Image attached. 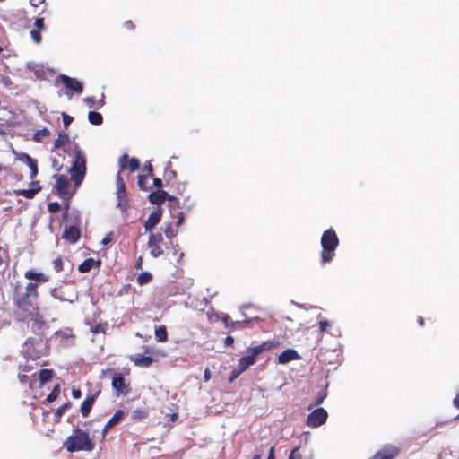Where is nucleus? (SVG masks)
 <instances>
[{
  "label": "nucleus",
  "mask_w": 459,
  "mask_h": 459,
  "mask_svg": "<svg viewBox=\"0 0 459 459\" xmlns=\"http://www.w3.org/2000/svg\"><path fill=\"white\" fill-rule=\"evenodd\" d=\"M94 443L91 439L89 433L79 428L73 430L71 436H69L64 443V447L70 452L87 451L91 452L94 449Z\"/></svg>",
  "instance_id": "nucleus-1"
},
{
  "label": "nucleus",
  "mask_w": 459,
  "mask_h": 459,
  "mask_svg": "<svg viewBox=\"0 0 459 459\" xmlns=\"http://www.w3.org/2000/svg\"><path fill=\"white\" fill-rule=\"evenodd\" d=\"M320 244L322 247L320 258L321 264L324 265L332 262L335 256V250L339 246V238L335 230L332 228L325 230L322 234Z\"/></svg>",
  "instance_id": "nucleus-2"
},
{
  "label": "nucleus",
  "mask_w": 459,
  "mask_h": 459,
  "mask_svg": "<svg viewBox=\"0 0 459 459\" xmlns=\"http://www.w3.org/2000/svg\"><path fill=\"white\" fill-rule=\"evenodd\" d=\"M279 346L278 342L265 341L261 344L250 348L247 351L249 354L243 356L238 362L239 372H244L250 366L254 365L256 361L257 357L265 351H271Z\"/></svg>",
  "instance_id": "nucleus-3"
},
{
  "label": "nucleus",
  "mask_w": 459,
  "mask_h": 459,
  "mask_svg": "<svg viewBox=\"0 0 459 459\" xmlns=\"http://www.w3.org/2000/svg\"><path fill=\"white\" fill-rule=\"evenodd\" d=\"M39 299L38 284L28 282L25 291L16 300L18 308L32 313L37 310V300Z\"/></svg>",
  "instance_id": "nucleus-4"
},
{
  "label": "nucleus",
  "mask_w": 459,
  "mask_h": 459,
  "mask_svg": "<svg viewBox=\"0 0 459 459\" xmlns=\"http://www.w3.org/2000/svg\"><path fill=\"white\" fill-rule=\"evenodd\" d=\"M86 173V160L78 146L75 147V158L70 169L71 180L78 188L83 181Z\"/></svg>",
  "instance_id": "nucleus-5"
},
{
  "label": "nucleus",
  "mask_w": 459,
  "mask_h": 459,
  "mask_svg": "<svg viewBox=\"0 0 459 459\" xmlns=\"http://www.w3.org/2000/svg\"><path fill=\"white\" fill-rule=\"evenodd\" d=\"M23 351L26 357L36 360L48 354L47 342L41 337H30L23 344Z\"/></svg>",
  "instance_id": "nucleus-6"
},
{
  "label": "nucleus",
  "mask_w": 459,
  "mask_h": 459,
  "mask_svg": "<svg viewBox=\"0 0 459 459\" xmlns=\"http://www.w3.org/2000/svg\"><path fill=\"white\" fill-rule=\"evenodd\" d=\"M162 244L163 237L160 232L150 233L147 241V247L150 251V255L152 257L158 258L159 256L163 255Z\"/></svg>",
  "instance_id": "nucleus-7"
},
{
  "label": "nucleus",
  "mask_w": 459,
  "mask_h": 459,
  "mask_svg": "<svg viewBox=\"0 0 459 459\" xmlns=\"http://www.w3.org/2000/svg\"><path fill=\"white\" fill-rule=\"evenodd\" d=\"M328 413L324 408H316L311 411L307 419V425L311 428H317L326 422Z\"/></svg>",
  "instance_id": "nucleus-8"
},
{
  "label": "nucleus",
  "mask_w": 459,
  "mask_h": 459,
  "mask_svg": "<svg viewBox=\"0 0 459 459\" xmlns=\"http://www.w3.org/2000/svg\"><path fill=\"white\" fill-rule=\"evenodd\" d=\"M149 201L152 204H161L166 200L169 202L170 205H177L178 206V200L176 197L170 196L166 191L158 189L157 191L152 192L149 196Z\"/></svg>",
  "instance_id": "nucleus-9"
},
{
  "label": "nucleus",
  "mask_w": 459,
  "mask_h": 459,
  "mask_svg": "<svg viewBox=\"0 0 459 459\" xmlns=\"http://www.w3.org/2000/svg\"><path fill=\"white\" fill-rule=\"evenodd\" d=\"M111 385L118 394L126 395L130 392V385L126 384L120 372H114L112 375Z\"/></svg>",
  "instance_id": "nucleus-10"
},
{
  "label": "nucleus",
  "mask_w": 459,
  "mask_h": 459,
  "mask_svg": "<svg viewBox=\"0 0 459 459\" xmlns=\"http://www.w3.org/2000/svg\"><path fill=\"white\" fill-rule=\"evenodd\" d=\"M56 194L62 198H70L73 193L70 192V183L66 176L56 175Z\"/></svg>",
  "instance_id": "nucleus-11"
},
{
  "label": "nucleus",
  "mask_w": 459,
  "mask_h": 459,
  "mask_svg": "<svg viewBox=\"0 0 459 459\" xmlns=\"http://www.w3.org/2000/svg\"><path fill=\"white\" fill-rule=\"evenodd\" d=\"M400 452L399 447L394 445H386L370 457V459H394L399 455Z\"/></svg>",
  "instance_id": "nucleus-12"
},
{
  "label": "nucleus",
  "mask_w": 459,
  "mask_h": 459,
  "mask_svg": "<svg viewBox=\"0 0 459 459\" xmlns=\"http://www.w3.org/2000/svg\"><path fill=\"white\" fill-rule=\"evenodd\" d=\"M55 336L62 345L74 344L75 334L71 328L60 329L56 332Z\"/></svg>",
  "instance_id": "nucleus-13"
},
{
  "label": "nucleus",
  "mask_w": 459,
  "mask_h": 459,
  "mask_svg": "<svg viewBox=\"0 0 459 459\" xmlns=\"http://www.w3.org/2000/svg\"><path fill=\"white\" fill-rule=\"evenodd\" d=\"M120 171L128 169L134 172L139 169L140 162L136 158H129L127 154H123L118 160Z\"/></svg>",
  "instance_id": "nucleus-14"
},
{
  "label": "nucleus",
  "mask_w": 459,
  "mask_h": 459,
  "mask_svg": "<svg viewBox=\"0 0 459 459\" xmlns=\"http://www.w3.org/2000/svg\"><path fill=\"white\" fill-rule=\"evenodd\" d=\"M59 79L66 89L77 92L79 94L82 92V84L78 80L71 78L65 74H61L59 76Z\"/></svg>",
  "instance_id": "nucleus-15"
},
{
  "label": "nucleus",
  "mask_w": 459,
  "mask_h": 459,
  "mask_svg": "<svg viewBox=\"0 0 459 459\" xmlns=\"http://www.w3.org/2000/svg\"><path fill=\"white\" fill-rule=\"evenodd\" d=\"M125 411L122 410H117L114 415L108 420V422L105 424V426L102 429L101 434L102 437L104 438L107 435V433L114 428L117 423H119L123 419L125 418Z\"/></svg>",
  "instance_id": "nucleus-16"
},
{
  "label": "nucleus",
  "mask_w": 459,
  "mask_h": 459,
  "mask_svg": "<svg viewBox=\"0 0 459 459\" xmlns=\"http://www.w3.org/2000/svg\"><path fill=\"white\" fill-rule=\"evenodd\" d=\"M162 211L160 208L153 211L144 222L145 231H151L161 220Z\"/></svg>",
  "instance_id": "nucleus-17"
},
{
  "label": "nucleus",
  "mask_w": 459,
  "mask_h": 459,
  "mask_svg": "<svg viewBox=\"0 0 459 459\" xmlns=\"http://www.w3.org/2000/svg\"><path fill=\"white\" fill-rule=\"evenodd\" d=\"M81 237L80 230L77 226L65 228L63 233V238L71 244L76 243Z\"/></svg>",
  "instance_id": "nucleus-18"
},
{
  "label": "nucleus",
  "mask_w": 459,
  "mask_h": 459,
  "mask_svg": "<svg viewBox=\"0 0 459 459\" xmlns=\"http://www.w3.org/2000/svg\"><path fill=\"white\" fill-rule=\"evenodd\" d=\"M99 392H97L96 394H91V395H88L85 400L82 402V405H81V408H80V411L82 413V415L83 417H88L91 411V408L96 401V398L98 397L99 395Z\"/></svg>",
  "instance_id": "nucleus-19"
},
{
  "label": "nucleus",
  "mask_w": 459,
  "mask_h": 459,
  "mask_svg": "<svg viewBox=\"0 0 459 459\" xmlns=\"http://www.w3.org/2000/svg\"><path fill=\"white\" fill-rule=\"evenodd\" d=\"M299 359V353L293 349H286L278 357V362L280 364H287L290 361Z\"/></svg>",
  "instance_id": "nucleus-20"
},
{
  "label": "nucleus",
  "mask_w": 459,
  "mask_h": 459,
  "mask_svg": "<svg viewBox=\"0 0 459 459\" xmlns=\"http://www.w3.org/2000/svg\"><path fill=\"white\" fill-rule=\"evenodd\" d=\"M101 265L100 260H95L94 258L85 259L79 266L78 271L80 273H88L93 268H100Z\"/></svg>",
  "instance_id": "nucleus-21"
},
{
  "label": "nucleus",
  "mask_w": 459,
  "mask_h": 459,
  "mask_svg": "<svg viewBox=\"0 0 459 459\" xmlns=\"http://www.w3.org/2000/svg\"><path fill=\"white\" fill-rule=\"evenodd\" d=\"M131 360L135 366L140 368H149L153 362V359L152 357L143 356L142 354H136L134 357L131 358Z\"/></svg>",
  "instance_id": "nucleus-22"
},
{
  "label": "nucleus",
  "mask_w": 459,
  "mask_h": 459,
  "mask_svg": "<svg viewBox=\"0 0 459 459\" xmlns=\"http://www.w3.org/2000/svg\"><path fill=\"white\" fill-rule=\"evenodd\" d=\"M24 277L28 280H33L38 284V282H47L49 280V277L41 273H36L33 270H29L24 273Z\"/></svg>",
  "instance_id": "nucleus-23"
},
{
  "label": "nucleus",
  "mask_w": 459,
  "mask_h": 459,
  "mask_svg": "<svg viewBox=\"0 0 459 459\" xmlns=\"http://www.w3.org/2000/svg\"><path fill=\"white\" fill-rule=\"evenodd\" d=\"M41 187H32L30 189H14L13 195L16 196H24L27 199H32L39 191Z\"/></svg>",
  "instance_id": "nucleus-24"
},
{
  "label": "nucleus",
  "mask_w": 459,
  "mask_h": 459,
  "mask_svg": "<svg viewBox=\"0 0 459 459\" xmlns=\"http://www.w3.org/2000/svg\"><path fill=\"white\" fill-rule=\"evenodd\" d=\"M51 296L55 298L56 299H59L60 301H70L72 302V299H70L66 292L65 291L64 288L62 286H58L54 288L51 290Z\"/></svg>",
  "instance_id": "nucleus-25"
},
{
  "label": "nucleus",
  "mask_w": 459,
  "mask_h": 459,
  "mask_svg": "<svg viewBox=\"0 0 459 459\" xmlns=\"http://www.w3.org/2000/svg\"><path fill=\"white\" fill-rule=\"evenodd\" d=\"M154 335L158 342H165L168 341V333L165 325L155 327Z\"/></svg>",
  "instance_id": "nucleus-26"
},
{
  "label": "nucleus",
  "mask_w": 459,
  "mask_h": 459,
  "mask_svg": "<svg viewBox=\"0 0 459 459\" xmlns=\"http://www.w3.org/2000/svg\"><path fill=\"white\" fill-rule=\"evenodd\" d=\"M53 369H41L39 372V378L40 382V385H43L47 382L50 381L54 376Z\"/></svg>",
  "instance_id": "nucleus-27"
},
{
  "label": "nucleus",
  "mask_w": 459,
  "mask_h": 459,
  "mask_svg": "<svg viewBox=\"0 0 459 459\" xmlns=\"http://www.w3.org/2000/svg\"><path fill=\"white\" fill-rule=\"evenodd\" d=\"M72 407L71 402H66L60 407H58L54 414V420L56 422H59L61 417Z\"/></svg>",
  "instance_id": "nucleus-28"
},
{
  "label": "nucleus",
  "mask_w": 459,
  "mask_h": 459,
  "mask_svg": "<svg viewBox=\"0 0 459 459\" xmlns=\"http://www.w3.org/2000/svg\"><path fill=\"white\" fill-rule=\"evenodd\" d=\"M88 120L94 126H100L103 123L102 115L97 111H90L88 113Z\"/></svg>",
  "instance_id": "nucleus-29"
},
{
  "label": "nucleus",
  "mask_w": 459,
  "mask_h": 459,
  "mask_svg": "<svg viewBox=\"0 0 459 459\" xmlns=\"http://www.w3.org/2000/svg\"><path fill=\"white\" fill-rule=\"evenodd\" d=\"M148 417V411L143 408H137L132 411L131 419L133 420H141Z\"/></svg>",
  "instance_id": "nucleus-30"
},
{
  "label": "nucleus",
  "mask_w": 459,
  "mask_h": 459,
  "mask_svg": "<svg viewBox=\"0 0 459 459\" xmlns=\"http://www.w3.org/2000/svg\"><path fill=\"white\" fill-rule=\"evenodd\" d=\"M69 142V137L65 133H60L58 137L55 140L54 148L58 149L63 147Z\"/></svg>",
  "instance_id": "nucleus-31"
},
{
  "label": "nucleus",
  "mask_w": 459,
  "mask_h": 459,
  "mask_svg": "<svg viewBox=\"0 0 459 459\" xmlns=\"http://www.w3.org/2000/svg\"><path fill=\"white\" fill-rule=\"evenodd\" d=\"M117 195L121 199L123 196L126 195V186L123 181V178L120 176V171L118 172L117 176Z\"/></svg>",
  "instance_id": "nucleus-32"
},
{
  "label": "nucleus",
  "mask_w": 459,
  "mask_h": 459,
  "mask_svg": "<svg viewBox=\"0 0 459 459\" xmlns=\"http://www.w3.org/2000/svg\"><path fill=\"white\" fill-rule=\"evenodd\" d=\"M59 394H60V385L57 384L53 387L50 394H48V395L47 396L46 402L48 403H53L54 401H56L57 399Z\"/></svg>",
  "instance_id": "nucleus-33"
},
{
  "label": "nucleus",
  "mask_w": 459,
  "mask_h": 459,
  "mask_svg": "<svg viewBox=\"0 0 459 459\" xmlns=\"http://www.w3.org/2000/svg\"><path fill=\"white\" fill-rule=\"evenodd\" d=\"M152 279V275L148 272L141 273L137 277V282L140 285L148 284Z\"/></svg>",
  "instance_id": "nucleus-34"
},
{
  "label": "nucleus",
  "mask_w": 459,
  "mask_h": 459,
  "mask_svg": "<svg viewBox=\"0 0 459 459\" xmlns=\"http://www.w3.org/2000/svg\"><path fill=\"white\" fill-rule=\"evenodd\" d=\"M50 134V131L48 128H43L41 130L37 131L33 134V140L35 142H41L45 137Z\"/></svg>",
  "instance_id": "nucleus-35"
},
{
  "label": "nucleus",
  "mask_w": 459,
  "mask_h": 459,
  "mask_svg": "<svg viewBox=\"0 0 459 459\" xmlns=\"http://www.w3.org/2000/svg\"><path fill=\"white\" fill-rule=\"evenodd\" d=\"M53 267L56 273L64 270V262L61 256H57L53 260Z\"/></svg>",
  "instance_id": "nucleus-36"
},
{
  "label": "nucleus",
  "mask_w": 459,
  "mask_h": 459,
  "mask_svg": "<svg viewBox=\"0 0 459 459\" xmlns=\"http://www.w3.org/2000/svg\"><path fill=\"white\" fill-rule=\"evenodd\" d=\"M30 169V178L33 179L38 174V165L36 160H32L31 162L27 164Z\"/></svg>",
  "instance_id": "nucleus-37"
},
{
  "label": "nucleus",
  "mask_w": 459,
  "mask_h": 459,
  "mask_svg": "<svg viewBox=\"0 0 459 459\" xmlns=\"http://www.w3.org/2000/svg\"><path fill=\"white\" fill-rule=\"evenodd\" d=\"M164 233L167 238L171 239L177 235V230H175L171 224H169L164 229Z\"/></svg>",
  "instance_id": "nucleus-38"
},
{
  "label": "nucleus",
  "mask_w": 459,
  "mask_h": 459,
  "mask_svg": "<svg viewBox=\"0 0 459 459\" xmlns=\"http://www.w3.org/2000/svg\"><path fill=\"white\" fill-rule=\"evenodd\" d=\"M30 37H31L32 40L35 43L39 44V43L41 42L42 38H41V34H40V30H39L33 29V30H30Z\"/></svg>",
  "instance_id": "nucleus-39"
},
{
  "label": "nucleus",
  "mask_w": 459,
  "mask_h": 459,
  "mask_svg": "<svg viewBox=\"0 0 459 459\" xmlns=\"http://www.w3.org/2000/svg\"><path fill=\"white\" fill-rule=\"evenodd\" d=\"M91 332L94 334H98V333L105 334L106 333V324L103 325V324L100 323V324L96 325L94 327L91 328Z\"/></svg>",
  "instance_id": "nucleus-40"
},
{
  "label": "nucleus",
  "mask_w": 459,
  "mask_h": 459,
  "mask_svg": "<svg viewBox=\"0 0 459 459\" xmlns=\"http://www.w3.org/2000/svg\"><path fill=\"white\" fill-rule=\"evenodd\" d=\"M326 396H327V393L325 390L320 391L314 402V405L321 404L324 402V400L326 398Z\"/></svg>",
  "instance_id": "nucleus-41"
},
{
  "label": "nucleus",
  "mask_w": 459,
  "mask_h": 459,
  "mask_svg": "<svg viewBox=\"0 0 459 459\" xmlns=\"http://www.w3.org/2000/svg\"><path fill=\"white\" fill-rule=\"evenodd\" d=\"M60 204L58 202H51L48 205V210L51 213H56L60 211Z\"/></svg>",
  "instance_id": "nucleus-42"
},
{
  "label": "nucleus",
  "mask_w": 459,
  "mask_h": 459,
  "mask_svg": "<svg viewBox=\"0 0 459 459\" xmlns=\"http://www.w3.org/2000/svg\"><path fill=\"white\" fill-rule=\"evenodd\" d=\"M8 259L9 256L7 250L0 247V265H2L4 263H7Z\"/></svg>",
  "instance_id": "nucleus-43"
},
{
  "label": "nucleus",
  "mask_w": 459,
  "mask_h": 459,
  "mask_svg": "<svg viewBox=\"0 0 459 459\" xmlns=\"http://www.w3.org/2000/svg\"><path fill=\"white\" fill-rule=\"evenodd\" d=\"M147 178H148L147 176H143V175L138 177L137 184H138V186L140 187V189L146 190Z\"/></svg>",
  "instance_id": "nucleus-44"
},
{
  "label": "nucleus",
  "mask_w": 459,
  "mask_h": 459,
  "mask_svg": "<svg viewBox=\"0 0 459 459\" xmlns=\"http://www.w3.org/2000/svg\"><path fill=\"white\" fill-rule=\"evenodd\" d=\"M62 117H63L64 126H65V128H67L70 126V124L73 122L74 118H73V117L67 115L66 113H62Z\"/></svg>",
  "instance_id": "nucleus-45"
},
{
  "label": "nucleus",
  "mask_w": 459,
  "mask_h": 459,
  "mask_svg": "<svg viewBox=\"0 0 459 459\" xmlns=\"http://www.w3.org/2000/svg\"><path fill=\"white\" fill-rule=\"evenodd\" d=\"M83 101L89 106V108H94L97 106V100L95 97H87L83 100Z\"/></svg>",
  "instance_id": "nucleus-46"
},
{
  "label": "nucleus",
  "mask_w": 459,
  "mask_h": 459,
  "mask_svg": "<svg viewBox=\"0 0 459 459\" xmlns=\"http://www.w3.org/2000/svg\"><path fill=\"white\" fill-rule=\"evenodd\" d=\"M176 218H177V221H176V226L177 227H179L183 224L184 221H185V214L183 212H178L177 215H176Z\"/></svg>",
  "instance_id": "nucleus-47"
},
{
  "label": "nucleus",
  "mask_w": 459,
  "mask_h": 459,
  "mask_svg": "<svg viewBox=\"0 0 459 459\" xmlns=\"http://www.w3.org/2000/svg\"><path fill=\"white\" fill-rule=\"evenodd\" d=\"M299 447L292 449L289 455L288 459H301V455L298 453Z\"/></svg>",
  "instance_id": "nucleus-48"
},
{
  "label": "nucleus",
  "mask_w": 459,
  "mask_h": 459,
  "mask_svg": "<svg viewBox=\"0 0 459 459\" xmlns=\"http://www.w3.org/2000/svg\"><path fill=\"white\" fill-rule=\"evenodd\" d=\"M113 238H114V234L113 232H109L102 239L101 243L103 246H107L108 245L112 240H113Z\"/></svg>",
  "instance_id": "nucleus-49"
},
{
  "label": "nucleus",
  "mask_w": 459,
  "mask_h": 459,
  "mask_svg": "<svg viewBox=\"0 0 459 459\" xmlns=\"http://www.w3.org/2000/svg\"><path fill=\"white\" fill-rule=\"evenodd\" d=\"M251 320L236 321L231 323V326L246 327Z\"/></svg>",
  "instance_id": "nucleus-50"
},
{
  "label": "nucleus",
  "mask_w": 459,
  "mask_h": 459,
  "mask_svg": "<svg viewBox=\"0 0 459 459\" xmlns=\"http://www.w3.org/2000/svg\"><path fill=\"white\" fill-rule=\"evenodd\" d=\"M330 326V323L327 320H322L319 322V329L322 333L326 332Z\"/></svg>",
  "instance_id": "nucleus-51"
},
{
  "label": "nucleus",
  "mask_w": 459,
  "mask_h": 459,
  "mask_svg": "<svg viewBox=\"0 0 459 459\" xmlns=\"http://www.w3.org/2000/svg\"><path fill=\"white\" fill-rule=\"evenodd\" d=\"M34 24L37 30H41L45 29L43 18H37Z\"/></svg>",
  "instance_id": "nucleus-52"
},
{
  "label": "nucleus",
  "mask_w": 459,
  "mask_h": 459,
  "mask_svg": "<svg viewBox=\"0 0 459 459\" xmlns=\"http://www.w3.org/2000/svg\"><path fill=\"white\" fill-rule=\"evenodd\" d=\"M20 160L28 164L29 162H31V160H33L29 154L27 153H22L21 156H20Z\"/></svg>",
  "instance_id": "nucleus-53"
},
{
  "label": "nucleus",
  "mask_w": 459,
  "mask_h": 459,
  "mask_svg": "<svg viewBox=\"0 0 459 459\" xmlns=\"http://www.w3.org/2000/svg\"><path fill=\"white\" fill-rule=\"evenodd\" d=\"M43 325V321L39 320L37 318L33 319L32 328L37 327L38 329H40Z\"/></svg>",
  "instance_id": "nucleus-54"
},
{
  "label": "nucleus",
  "mask_w": 459,
  "mask_h": 459,
  "mask_svg": "<svg viewBox=\"0 0 459 459\" xmlns=\"http://www.w3.org/2000/svg\"><path fill=\"white\" fill-rule=\"evenodd\" d=\"M174 255L177 256V262L178 263H180L183 259V256H184V253L182 252H179L178 250H177L176 248L174 249Z\"/></svg>",
  "instance_id": "nucleus-55"
},
{
  "label": "nucleus",
  "mask_w": 459,
  "mask_h": 459,
  "mask_svg": "<svg viewBox=\"0 0 459 459\" xmlns=\"http://www.w3.org/2000/svg\"><path fill=\"white\" fill-rule=\"evenodd\" d=\"M72 395L74 399H80L82 397V392L80 389H73Z\"/></svg>",
  "instance_id": "nucleus-56"
},
{
  "label": "nucleus",
  "mask_w": 459,
  "mask_h": 459,
  "mask_svg": "<svg viewBox=\"0 0 459 459\" xmlns=\"http://www.w3.org/2000/svg\"><path fill=\"white\" fill-rule=\"evenodd\" d=\"M45 0H30L31 6L38 7L44 3Z\"/></svg>",
  "instance_id": "nucleus-57"
},
{
  "label": "nucleus",
  "mask_w": 459,
  "mask_h": 459,
  "mask_svg": "<svg viewBox=\"0 0 459 459\" xmlns=\"http://www.w3.org/2000/svg\"><path fill=\"white\" fill-rule=\"evenodd\" d=\"M233 342H234V338L232 336L229 335L225 338L224 343L226 346H230L233 344Z\"/></svg>",
  "instance_id": "nucleus-58"
},
{
  "label": "nucleus",
  "mask_w": 459,
  "mask_h": 459,
  "mask_svg": "<svg viewBox=\"0 0 459 459\" xmlns=\"http://www.w3.org/2000/svg\"><path fill=\"white\" fill-rule=\"evenodd\" d=\"M153 185L157 187V188H160L162 186V180L160 178H155L153 179Z\"/></svg>",
  "instance_id": "nucleus-59"
},
{
  "label": "nucleus",
  "mask_w": 459,
  "mask_h": 459,
  "mask_svg": "<svg viewBox=\"0 0 459 459\" xmlns=\"http://www.w3.org/2000/svg\"><path fill=\"white\" fill-rule=\"evenodd\" d=\"M144 169L147 171V175H146L147 177L152 176V167L150 163L148 165L144 166Z\"/></svg>",
  "instance_id": "nucleus-60"
},
{
  "label": "nucleus",
  "mask_w": 459,
  "mask_h": 459,
  "mask_svg": "<svg viewBox=\"0 0 459 459\" xmlns=\"http://www.w3.org/2000/svg\"><path fill=\"white\" fill-rule=\"evenodd\" d=\"M204 381H206V382L211 379V372L208 368H206L204 370Z\"/></svg>",
  "instance_id": "nucleus-61"
},
{
  "label": "nucleus",
  "mask_w": 459,
  "mask_h": 459,
  "mask_svg": "<svg viewBox=\"0 0 459 459\" xmlns=\"http://www.w3.org/2000/svg\"><path fill=\"white\" fill-rule=\"evenodd\" d=\"M267 459H275V456H274V446H272L270 448Z\"/></svg>",
  "instance_id": "nucleus-62"
},
{
  "label": "nucleus",
  "mask_w": 459,
  "mask_h": 459,
  "mask_svg": "<svg viewBox=\"0 0 459 459\" xmlns=\"http://www.w3.org/2000/svg\"><path fill=\"white\" fill-rule=\"evenodd\" d=\"M125 27L127 28L128 30H133L134 29V25L133 24L132 21H126L125 23H124Z\"/></svg>",
  "instance_id": "nucleus-63"
},
{
  "label": "nucleus",
  "mask_w": 459,
  "mask_h": 459,
  "mask_svg": "<svg viewBox=\"0 0 459 459\" xmlns=\"http://www.w3.org/2000/svg\"><path fill=\"white\" fill-rule=\"evenodd\" d=\"M454 405L459 409V394L455 396V398L454 399Z\"/></svg>",
  "instance_id": "nucleus-64"
}]
</instances>
